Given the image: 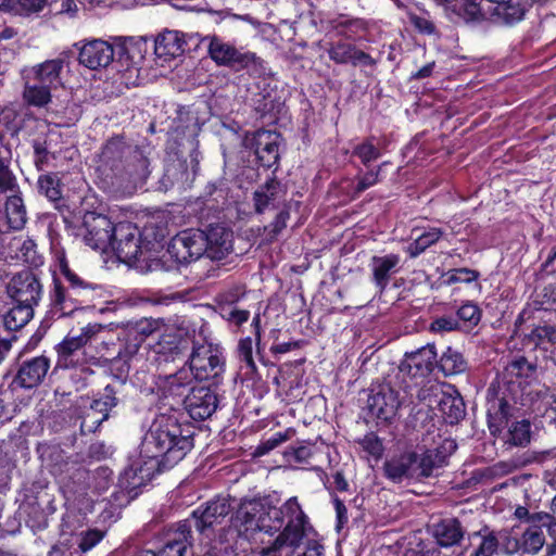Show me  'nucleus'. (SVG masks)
Segmentation results:
<instances>
[{"mask_svg":"<svg viewBox=\"0 0 556 556\" xmlns=\"http://www.w3.org/2000/svg\"><path fill=\"white\" fill-rule=\"evenodd\" d=\"M85 345L84 339L79 336L66 337L56 348L58 365L60 367L75 366L74 356Z\"/></svg>","mask_w":556,"mask_h":556,"instance_id":"nucleus-33","label":"nucleus"},{"mask_svg":"<svg viewBox=\"0 0 556 556\" xmlns=\"http://www.w3.org/2000/svg\"><path fill=\"white\" fill-rule=\"evenodd\" d=\"M50 368L46 356H37L23 363L15 377V383L25 389L40 384Z\"/></svg>","mask_w":556,"mask_h":556,"instance_id":"nucleus-21","label":"nucleus"},{"mask_svg":"<svg viewBox=\"0 0 556 556\" xmlns=\"http://www.w3.org/2000/svg\"><path fill=\"white\" fill-rule=\"evenodd\" d=\"M416 463L417 455L415 453L403 454L386 462L384 473L393 482L417 478V469H415Z\"/></svg>","mask_w":556,"mask_h":556,"instance_id":"nucleus-25","label":"nucleus"},{"mask_svg":"<svg viewBox=\"0 0 556 556\" xmlns=\"http://www.w3.org/2000/svg\"><path fill=\"white\" fill-rule=\"evenodd\" d=\"M10 166L11 157L0 156V192L13 194L20 192V188Z\"/></svg>","mask_w":556,"mask_h":556,"instance_id":"nucleus-37","label":"nucleus"},{"mask_svg":"<svg viewBox=\"0 0 556 556\" xmlns=\"http://www.w3.org/2000/svg\"><path fill=\"white\" fill-rule=\"evenodd\" d=\"M288 219L289 212L287 210H282L277 214L275 220L266 227L271 238L277 237L280 231L286 228Z\"/></svg>","mask_w":556,"mask_h":556,"instance_id":"nucleus-60","label":"nucleus"},{"mask_svg":"<svg viewBox=\"0 0 556 556\" xmlns=\"http://www.w3.org/2000/svg\"><path fill=\"white\" fill-rule=\"evenodd\" d=\"M245 146L254 149V153L264 167H271L279 159V135L275 131L260 129L247 137Z\"/></svg>","mask_w":556,"mask_h":556,"instance_id":"nucleus-14","label":"nucleus"},{"mask_svg":"<svg viewBox=\"0 0 556 556\" xmlns=\"http://www.w3.org/2000/svg\"><path fill=\"white\" fill-rule=\"evenodd\" d=\"M147 245L141 244L140 231L131 223H118L114 227L112 245L110 249L124 263H132L139 260Z\"/></svg>","mask_w":556,"mask_h":556,"instance_id":"nucleus-7","label":"nucleus"},{"mask_svg":"<svg viewBox=\"0 0 556 556\" xmlns=\"http://www.w3.org/2000/svg\"><path fill=\"white\" fill-rule=\"evenodd\" d=\"M193 379L192 370L182 367L173 375L160 378L159 387L165 397L185 399V393Z\"/></svg>","mask_w":556,"mask_h":556,"instance_id":"nucleus-24","label":"nucleus"},{"mask_svg":"<svg viewBox=\"0 0 556 556\" xmlns=\"http://www.w3.org/2000/svg\"><path fill=\"white\" fill-rule=\"evenodd\" d=\"M294 434L293 429H287L285 431H279L274 433L270 438L263 441L256 448V453L258 455H265L271 450L276 448L281 443L290 440Z\"/></svg>","mask_w":556,"mask_h":556,"instance_id":"nucleus-48","label":"nucleus"},{"mask_svg":"<svg viewBox=\"0 0 556 556\" xmlns=\"http://www.w3.org/2000/svg\"><path fill=\"white\" fill-rule=\"evenodd\" d=\"M116 405L115 391L111 386H106L103 392L92 401L89 410L83 417L81 430L84 432L97 431L101 424L109 418L111 409Z\"/></svg>","mask_w":556,"mask_h":556,"instance_id":"nucleus-15","label":"nucleus"},{"mask_svg":"<svg viewBox=\"0 0 556 556\" xmlns=\"http://www.w3.org/2000/svg\"><path fill=\"white\" fill-rule=\"evenodd\" d=\"M418 399L430 409H438L451 425L458 422L465 416L464 401L451 386L429 383L419 390Z\"/></svg>","mask_w":556,"mask_h":556,"instance_id":"nucleus-4","label":"nucleus"},{"mask_svg":"<svg viewBox=\"0 0 556 556\" xmlns=\"http://www.w3.org/2000/svg\"><path fill=\"white\" fill-rule=\"evenodd\" d=\"M231 504L227 497H217L205 507H199L192 513L194 527L203 532L206 529L219 523L230 511Z\"/></svg>","mask_w":556,"mask_h":556,"instance_id":"nucleus-17","label":"nucleus"},{"mask_svg":"<svg viewBox=\"0 0 556 556\" xmlns=\"http://www.w3.org/2000/svg\"><path fill=\"white\" fill-rule=\"evenodd\" d=\"M33 148H34V164H35L37 170L41 172L45 169V167L48 164L49 151L46 147V143L41 142L39 140H34Z\"/></svg>","mask_w":556,"mask_h":556,"instance_id":"nucleus-55","label":"nucleus"},{"mask_svg":"<svg viewBox=\"0 0 556 556\" xmlns=\"http://www.w3.org/2000/svg\"><path fill=\"white\" fill-rule=\"evenodd\" d=\"M405 402V396L390 384H381L371 389L367 400V408L371 417L380 421H390Z\"/></svg>","mask_w":556,"mask_h":556,"instance_id":"nucleus-10","label":"nucleus"},{"mask_svg":"<svg viewBox=\"0 0 556 556\" xmlns=\"http://www.w3.org/2000/svg\"><path fill=\"white\" fill-rule=\"evenodd\" d=\"M54 274L60 273L70 283L72 290L77 294L88 292L93 289V286L80 278L75 271L70 268L63 250L55 251L54 253Z\"/></svg>","mask_w":556,"mask_h":556,"instance_id":"nucleus-28","label":"nucleus"},{"mask_svg":"<svg viewBox=\"0 0 556 556\" xmlns=\"http://www.w3.org/2000/svg\"><path fill=\"white\" fill-rule=\"evenodd\" d=\"M188 368L192 370L194 379L214 380L217 383L225 371V357L220 346L206 340L193 341Z\"/></svg>","mask_w":556,"mask_h":556,"instance_id":"nucleus-5","label":"nucleus"},{"mask_svg":"<svg viewBox=\"0 0 556 556\" xmlns=\"http://www.w3.org/2000/svg\"><path fill=\"white\" fill-rule=\"evenodd\" d=\"M354 154L361 159L364 165H367L369 162L375 161L380 156L379 150L371 141H366L357 146L354 150Z\"/></svg>","mask_w":556,"mask_h":556,"instance_id":"nucleus-54","label":"nucleus"},{"mask_svg":"<svg viewBox=\"0 0 556 556\" xmlns=\"http://www.w3.org/2000/svg\"><path fill=\"white\" fill-rule=\"evenodd\" d=\"M38 189L50 201H59L62 198V182L58 174L47 173L38 177Z\"/></svg>","mask_w":556,"mask_h":556,"instance_id":"nucleus-35","label":"nucleus"},{"mask_svg":"<svg viewBox=\"0 0 556 556\" xmlns=\"http://www.w3.org/2000/svg\"><path fill=\"white\" fill-rule=\"evenodd\" d=\"M104 533L98 529L81 531L77 538V544L83 553L93 548L103 539Z\"/></svg>","mask_w":556,"mask_h":556,"instance_id":"nucleus-49","label":"nucleus"},{"mask_svg":"<svg viewBox=\"0 0 556 556\" xmlns=\"http://www.w3.org/2000/svg\"><path fill=\"white\" fill-rule=\"evenodd\" d=\"M529 338L536 346L548 350L556 343V327L551 325L538 326L531 331Z\"/></svg>","mask_w":556,"mask_h":556,"instance_id":"nucleus-41","label":"nucleus"},{"mask_svg":"<svg viewBox=\"0 0 556 556\" xmlns=\"http://www.w3.org/2000/svg\"><path fill=\"white\" fill-rule=\"evenodd\" d=\"M238 357L240 362L245 364V367L253 372L256 368L253 359V341L251 338H244L238 344Z\"/></svg>","mask_w":556,"mask_h":556,"instance_id":"nucleus-50","label":"nucleus"},{"mask_svg":"<svg viewBox=\"0 0 556 556\" xmlns=\"http://www.w3.org/2000/svg\"><path fill=\"white\" fill-rule=\"evenodd\" d=\"M191 525L189 520L179 522L167 531L164 546L155 556H184L190 545Z\"/></svg>","mask_w":556,"mask_h":556,"instance_id":"nucleus-20","label":"nucleus"},{"mask_svg":"<svg viewBox=\"0 0 556 556\" xmlns=\"http://www.w3.org/2000/svg\"><path fill=\"white\" fill-rule=\"evenodd\" d=\"M64 64L65 61L61 58L47 60L31 66L26 72V77L55 89L62 84L61 74L63 72Z\"/></svg>","mask_w":556,"mask_h":556,"instance_id":"nucleus-22","label":"nucleus"},{"mask_svg":"<svg viewBox=\"0 0 556 556\" xmlns=\"http://www.w3.org/2000/svg\"><path fill=\"white\" fill-rule=\"evenodd\" d=\"M479 273L469 268H456L446 273V283L472 282L477 280Z\"/></svg>","mask_w":556,"mask_h":556,"instance_id":"nucleus-51","label":"nucleus"},{"mask_svg":"<svg viewBox=\"0 0 556 556\" xmlns=\"http://www.w3.org/2000/svg\"><path fill=\"white\" fill-rule=\"evenodd\" d=\"M78 50V62L89 70L109 66L114 58L112 45L102 39L80 40L75 43Z\"/></svg>","mask_w":556,"mask_h":556,"instance_id":"nucleus-12","label":"nucleus"},{"mask_svg":"<svg viewBox=\"0 0 556 556\" xmlns=\"http://www.w3.org/2000/svg\"><path fill=\"white\" fill-rule=\"evenodd\" d=\"M409 20L414 27L422 34L431 35L435 31L434 24L425 16L410 15Z\"/></svg>","mask_w":556,"mask_h":556,"instance_id":"nucleus-63","label":"nucleus"},{"mask_svg":"<svg viewBox=\"0 0 556 556\" xmlns=\"http://www.w3.org/2000/svg\"><path fill=\"white\" fill-rule=\"evenodd\" d=\"M318 455V448L314 444H300L286 450L285 456L289 462L311 464Z\"/></svg>","mask_w":556,"mask_h":556,"instance_id":"nucleus-40","label":"nucleus"},{"mask_svg":"<svg viewBox=\"0 0 556 556\" xmlns=\"http://www.w3.org/2000/svg\"><path fill=\"white\" fill-rule=\"evenodd\" d=\"M206 40H208V55L217 65L229 66L239 71L255 64L257 61L255 53L242 51L217 36L207 37Z\"/></svg>","mask_w":556,"mask_h":556,"instance_id":"nucleus-9","label":"nucleus"},{"mask_svg":"<svg viewBox=\"0 0 556 556\" xmlns=\"http://www.w3.org/2000/svg\"><path fill=\"white\" fill-rule=\"evenodd\" d=\"M184 35L177 30H165L154 40V52L164 62L180 56L185 51Z\"/></svg>","mask_w":556,"mask_h":556,"instance_id":"nucleus-23","label":"nucleus"},{"mask_svg":"<svg viewBox=\"0 0 556 556\" xmlns=\"http://www.w3.org/2000/svg\"><path fill=\"white\" fill-rule=\"evenodd\" d=\"M457 327H458V321L455 318L448 317V316H443V317L437 318L431 324L430 328L433 332L442 333V332H448V331L455 330Z\"/></svg>","mask_w":556,"mask_h":556,"instance_id":"nucleus-58","label":"nucleus"},{"mask_svg":"<svg viewBox=\"0 0 556 556\" xmlns=\"http://www.w3.org/2000/svg\"><path fill=\"white\" fill-rule=\"evenodd\" d=\"M361 445L363 446L364 450H366L370 455L374 456H379L382 452V445L379 439L372 433L366 434L361 440Z\"/></svg>","mask_w":556,"mask_h":556,"instance_id":"nucleus-62","label":"nucleus"},{"mask_svg":"<svg viewBox=\"0 0 556 556\" xmlns=\"http://www.w3.org/2000/svg\"><path fill=\"white\" fill-rule=\"evenodd\" d=\"M401 256L389 253L375 255L370 258L369 268L375 286L382 292L390 282L391 276L400 270Z\"/></svg>","mask_w":556,"mask_h":556,"instance_id":"nucleus-18","label":"nucleus"},{"mask_svg":"<svg viewBox=\"0 0 556 556\" xmlns=\"http://www.w3.org/2000/svg\"><path fill=\"white\" fill-rule=\"evenodd\" d=\"M162 323L156 319H141L137 321L134 326L127 328V332L139 341L143 342L144 339L155 331L160 330Z\"/></svg>","mask_w":556,"mask_h":556,"instance_id":"nucleus-45","label":"nucleus"},{"mask_svg":"<svg viewBox=\"0 0 556 556\" xmlns=\"http://www.w3.org/2000/svg\"><path fill=\"white\" fill-rule=\"evenodd\" d=\"M531 439V425L529 420L514 421L508 429L507 441L515 446H526Z\"/></svg>","mask_w":556,"mask_h":556,"instance_id":"nucleus-39","label":"nucleus"},{"mask_svg":"<svg viewBox=\"0 0 556 556\" xmlns=\"http://www.w3.org/2000/svg\"><path fill=\"white\" fill-rule=\"evenodd\" d=\"M7 290L12 302L29 304L30 307L38 304L42 293L38 278L30 270H23L14 275L8 283Z\"/></svg>","mask_w":556,"mask_h":556,"instance_id":"nucleus-11","label":"nucleus"},{"mask_svg":"<svg viewBox=\"0 0 556 556\" xmlns=\"http://www.w3.org/2000/svg\"><path fill=\"white\" fill-rule=\"evenodd\" d=\"M34 316V307L29 304L12 302V307L3 315L2 320L7 330L16 331L29 323Z\"/></svg>","mask_w":556,"mask_h":556,"instance_id":"nucleus-31","label":"nucleus"},{"mask_svg":"<svg viewBox=\"0 0 556 556\" xmlns=\"http://www.w3.org/2000/svg\"><path fill=\"white\" fill-rule=\"evenodd\" d=\"M48 0H8L1 9L12 10L22 15H28L41 11Z\"/></svg>","mask_w":556,"mask_h":556,"instance_id":"nucleus-44","label":"nucleus"},{"mask_svg":"<svg viewBox=\"0 0 556 556\" xmlns=\"http://www.w3.org/2000/svg\"><path fill=\"white\" fill-rule=\"evenodd\" d=\"M25 86L23 90L24 101L31 106L43 108L51 102L52 88L29 79L25 76Z\"/></svg>","mask_w":556,"mask_h":556,"instance_id":"nucleus-30","label":"nucleus"},{"mask_svg":"<svg viewBox=\"0 0 556 556\" xmlns=\"http://www.w3.org/2000/svg\"><path fill=\"white\" fill-rule=\"evenodd\" d=\"M193 447L192 432L182 428L172 415H159L146 433L141 454L157 459V465L173 467L185 458Z\"/></svg>","mask_w":556,"mask_h":556,"instance_id":"nucleus-2","label":"nucleus"},{"mask_svg":"<svg viewBox=\"0 0 556 556\" xmlns=\"http://www.w3.org/2000/svg\"><path fill=\"white\" fill-rule=\"evenodd\" d=\"M456 447L457 445L455 441L446 438L443 439L439 446H437L432 451L435 452L438 458L442 460V463L445 465L447 457L455 452Z\"/></svg>","mask_w":556,"mask_h":556,"instance_id":"nucleus-59","label":"nucleus"},{"mask_svg":"<svg viewBox=\"0 0 556 556\" xmlns=\"http://www.w3.org/2000/svg\"><path fill=\"white\" fill-rule=\"evenodd\" d=\"M52 301L55 309L59 311L61 315H68L77 309V305L72 301L68 292L58 282H55Z\"/></svg>","mask_w":556,"mask_h":556,"instance_id":"nucleus-47","label":"nucleus"},{"mask_svg":"<svg viewBox=\"0 0 556 556\" xmlns=\"http://www.w3.org/2000/svg\"><path fill=\"white\" fill-rule=\"evenodd\" d=\"M12 392L0 388V425L12 418Z\"/></svg>","mask_w":556,"mask_h":556,"instance_id":"nucleus-56","label":"nucleus"},{"mask_svg":"<svg viewBox=\"0 0 556 556\" xmlns=\"http://www.w3.org/2000/svg\"><path fill=\"white\" fill-rule=\"evenodd\" d=\"M520 535L523 553L536 554L545 544L543 530L539 527H528Z\"/></svg>","mask_w":556,"mask_h":556,"instance_id":"nucleus-38","label":"nucleus"},{"mask_svg":"<svg viewBox=\"0 0 556 556\" xmlns=\"http://www.w3.org/2000/svg\"><path fill=\"white\" fill-rule=\"evenodd\" d=\"M379 169L380 167L377 170H369L359 177L357 186L355 187V192L361 193L366 189L375 186L379 181Z\"/></svg>","mask_w":556,"mask_h":556,"instance_id":"nucleus-61","label":"nucleus"},{"mask_svg":"<svg viewBox=\"0 0 556 556\" xmlns=\"http://www.w3.org/2000/svg\"><path fill=\"white\" fill-rule=\"evenodd\" d=\"M437 352L434 346L427 344L414 352L405 353L401 370L407 372L413 378L428 376L435 364Z\"/></svg>","mask_w":556,"mask_h":556,"instance_id":"nucleus-16","label":"nucleus"},{"mask_svg":"<svg viewBox=\"0 0 556 556\" xmlns=\"http://www.w3.org/2000/svg\"><path fill=\"white\" fill-rule=\"evenodd\" d=\"M507 369L511 375L522 376L527 375V371L531 369V365L525 357H518L508 365Z\"/></svg>","mask_w":556,"mask_h":556,"instance_id":"nucleus-64","label":"nucleus"},{"mask_svg":"<svg viewBox=\"0 0 556 556\" xmlns=\"http://www.w3.org/2000/svg\"><path fill=\"white\" fill-rule=\"evenodd\" d=\"M205 232V254L211 260H222L232 249V231L222 225L211 226Z\"/></svg>","mask_w":556,"mask_h":556,"instance_id":"nucleus-19","label":"nucleus"},{"mask_svg":"<svg viewBox=\"0 0 556 556\" xmlns=\"http://www.w3.org/2000/svg\"><path fill=\"white\" fill-rule=\"evenodd\" d=\"M489 2L496 3L493 14L505 20L506 23H514L520 21L523 16V11L511 3L513 0H488Z\"/></svg>","mask_w":556,"mask_h":556,"instance_id":"nucleus-43","label":"nucleus"},{"mask_svg":"<svg viewBox=\"0 0 556 556\" xmlns=\"http://www.w3.org/2000/svg\"><path fill=\"white\" fill-rule=\"evenodd\" d=\"M182 402L190 417L195 420L211 417L218 407L216 392L207 387H193Z\"/></svg>","mask_w":556,"mask_h":556,"instance_id":"nucleus-13","label":"nucleus"},{"mask_svg":"<svg viewBox=\"0 0 556 556\" xmlns=\"http://www.w3.org/2000/svg\"><path fill=\"white\" fill-rule=\"evenodd\" d=\"M457 315L459 319L468 321L472 325H477L480 320V309L476 304L472 303H466L462 305L457 311Z\"/></svg>","mask_w":556,"mask_h":556,"instance_id":"nucleus-57","label":"nucleus"},{"mask_svg":"<svg viewBox=\"0 0 556 556\" xmlns=\"http://www.w3.org/2000/svg\"><path fill=\"white\" fill-rule=\"evenodd\" d=\"M439 366L445 376L463 372L466 367L463 355L451 348L442 354Z\"/></svg>","mask_w":556,"mask_h":556,"instance_id":"nucleus-36","label":"nucleus"},{"mask_svg":"<svg viewBox=\"0 0 556 556\" xmlns=\"http://www.w3.org/2000/svg\"><path fill=\"white\" fill-rule=\"evenodd\" d=\"M114 227L109 217L88 212L84 216L80 236L91 249L108 252L112 245Z\"/></svg>","mask_w":556,"mask_h":556,"instance_id":"nucleus-8","label":"nucleus"},{"mask_svg":"<svg viewBox=\"0 0 556 556\" xmlns=\"http://www.w3.org/2000/svg\"><path fill=\"white\" fill-rule=\"evenodd\" d=\"M5 217L10 229L20 230L27 222V212L21 192L7 197Z\"/></svg>","mask_w":556,"mask_h":556,"instance_id":"nucleus-29","label":"nucleus"},{"mask_svg":"<svg viewBox=\"0 0 556 556\" xmlns=\"http://www.w3.org/2000/svg\"><path fill=\"white\" fill-rule=\"evenodd\" d=\"M112 482V471L108 467H99L94 471L77 468L66 480H61V490L67 500H79L105 492Z\"/></svg>","mask_w":556,"mask_h":556,"instance_id":"nucleus-3","label":"nucleus"},{"mask_svg":"<svg viewBox=\"0 0 556 556\" xmlns=\"http://www.w3.org/2000/svg\"><path fill=\"white\" fill-rule=\"evenodd\" d=\"M312 533L313 526L296 496L279 507L262 497L243 500L218 541L225 553L242 540L256 545L258 556H281L285 547L293 548L291 556H323L324 547L309 539Z\"/></svg>","mask_w":556,"mask_h":556,"instance_id":"nucleus-1","label":"nucleus"},{"mask_svg":"<svg viewBox=\"0 0 556 556\" xmlns=\"http://www.w3.org/2000/svg\"><path fill=\"white\" fill-rule=\"evenodd\" d=\"M502 547L507 554L523 552L520 533L516 529L505 533L502 536Z\"/></svg>","mask_w":556,"mask_h":556,"instance_id":"nucleus-52","label":"nucleus"},{"mask_svg":"<svg viewBox=\"0 0 556 556\" xmlns=\"http://www.w3.org/2000/svg\"><path fill=\"white\" fill-rule=\"evenodd\" d=\"M443 231L440 228L432 227L415 238L406 248L410 257L415 258L424 253L429 247L433 245L442 237Z\"/></svg>","mask_w":556,"mask_h":556,"instance_id":"nucleus-34","label":"nucleus"},{"mask_svg":"<svg viewBox=\"0 0 556 556\" xmlns=\"http://www.w3.org/2000/svg\"><path fill=\"white\" fill-rule=\"evenodd\" d=\"M356 47L352 43L338 41L330 45L328 55L337 64L350 63Z\"/></svg>","mask_w":556,"mask_h":556,"instance_id":"nucleus-46","label":"nucleus"},{"mask_svg":"<svg viewBox=\"0 0 556 556\" xmlns=\"http://www.w3.org/2000/svg\"><path fill=\"white\" fill-rule=\"evenodd\" d=\"M282 200L280 184L276 180L267 181L258 187L253 194L254 210L257 214H263L277 208Z\"/></svg>","mask_w":556,"mask_h":556,"instance_id":"nucleus-26","label":"nucleus"},{"mask_svg":"<svg viewBox=\"0 0 556 556\" xmlns=\"http://www.w3.org/2000/svg\"><path fill=\"white\" fill-rule=\"evenodd\" d=\"M465 530L455 518L441 520L433 527V536L441 546H453L460 542Z\"/></svg>","mask_w":556,"mask_h":556,"instance_id":"nucleus-27","label":"nucleus"},{"mask_svg":"<svg viewBox=\"0 0 556 556\" xmlns=\"http://www.w3.org/2000/svg\"><path fill=\"white\" fill-rule=\"evenodd\" d=\"M124 341L125 344L118 351L116 359L123 361L127 368L131 366L138 367L143 356L141 351H146L147 348H142V342L135 337L132 338L127 331L125 332Z\"/></svg>","mask_w":556,"mask_h":556,"instance_id":"nucleus-32","label":"nucleus"},{"mask_svg":"<svg viewBox=\"0 0 556 556\" xmlns=\"http://www.w3.org/2000/svg\"><path fill=\"white\" fill-rule=\"evenodd\" d=\"M498 547V540L493 533H488L480 539L475 556H492Z\"/></svg>","mask_w":556,"mask_h":556,"instance_id":"nucleus-53","label":"nucleus"},{"mask_svg":"<svg viewBox=\"0 0 556 556\" xmlns=\"http://www.w3.org/2000/svg\"><path fill=\"white\" fill-rule=\"evenodd\" d=\"M205 232L200 229H186L173 237L166 254L177 264H188L205 254Z\"/></svg>","mask_w":556,"mask_h":556,"instance_id":"nucleus-6","label":"nucleus"},{"mask_svg":"<svg viewBox=\"0 0 556 556\" xmlns=\"http://www.w3.org/2000/svg\"><path fill=\"white\" fill-rule=\"evenodd\" d=\"M444 466L434 451L431 448L427 450L420 457L417 456V463L415 469H417V478L429 477L433 470Z\"/></svg>","mask_w":556,"mask_h":556,"instance_id":"nucleus-42","label":"nucleus"}]
</instances>
